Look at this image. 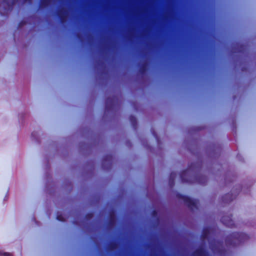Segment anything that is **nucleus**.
<instances>
[{"label":"nucleus","instance_id":"obj_1","mask_svg":"<svg viewBox=\"0 0 256 256\" xmlns=\"http://www.w3.org/2000/svg\"><path fill=\"white\" fill-rule=\"evenodd\" d=\"M0 256H12V254L8 252H0Z\"/></svg>","mask_w":256,"mask_h":256}]
</instances>
